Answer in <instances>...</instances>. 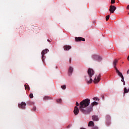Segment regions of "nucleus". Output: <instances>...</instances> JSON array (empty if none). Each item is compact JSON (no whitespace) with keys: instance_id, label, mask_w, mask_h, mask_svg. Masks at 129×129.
<instances>
[{"instance_id":"1","label":"nucleus","mask_w":129,"mask_h":129,"mask_svg":"<svg viewBox=\"0 0 129 129\" xmlns=\"http://www.w3.org/2000/svg\"><path fill=\"white\" fill-rule=\"evenodd\" d=\"M88 76L86 77V80L88 84H90V83H92V81H93L92 78L94 74H95V72L92 69L89 68L88 71Z\"/></svg>"},{"instance_id":"2","label":"nucleus","mask_w":129,"mask_h":129,"mask_svg":"<svg viewBox=\"0 0 129 129\" xmlns=\"http://www.w3.org/2000/svg\"><path fill=\"white\" fill-rule=\"evenodd\" d=\"M90 104V99L87 98L80 103V109L83 112L84 108H86Z\"/></svg>"},{"instance_id":"3","label":"nucleus","mask_w":129,"mask_h":129,"mask_svg":"<svg viewBox=\"0 0 129 129\" xmlns=\"http://www.w3.org/2000/svg\"><path fill=\"white\" fill-rule=\"evenodd\" d=\"M93 110V107H92L91 105H90V106L89 107H88L86 110L84 109L82 112H83L84 114H88L90 113V112H91V111H92Z\"/></svg>"},{"instance_id":"4","label":"nucleus","mask_w":129,"mask_h":129,"mask_svg":"<svg viewBox=\"0 0 129 129\" xmlns=\"http://www.w3.org/2000/svg\"><path fill=\"white\" fill-rule=\"evenodd\" d=\"M114 68L115 69L116 71V73L118 74V76H120V77L121 78V81L122 82H123V76L122 75V73H121L118 70H117V68H116V67L115 66H114Z\"/></svg>"},{"instance_id":"5","label":"nucleus","mask_w":129,"mask_h":129,"mask_svg":"<svg viewBox=\"0 0 129 129\" xmlns=\"http://www.w3.org/2000/svg\"><path fill=\"white\" fill-rule=\"evenodd\" d=\"M92 58L94 60L98 61V62H100V61L102 60V57H101V56L96 54L92 55Z\"/></svg>"},{"instance_id":"6","label":"nucleus","mask_w":129,"mask_h":129,"mask_svg":"<svg viewBox=\"0 0 129 129\" xmlns=\"http://www.w3.org/2000/svg\"><path fill=\"white\" fill-rule=\"evenodd\" d=\"M49 52V49H45L41 52V55H42V59L43 62H44V60H45V58H46V56H45V54H47Z\"/></svg>"},{"instance_id":"7","label":"nucleus","mask_w":129,"mask_h":129,"mask_svg":"<svg viewBox=\"0 0 129 129\" xmlns=\"http://www.w3.org/2000/svg\"><path fill=\"white\" fill-rule=\"evenodd\" d=\"M101 77V76L100 74H99L98 76H96L95 77V78L93 81L94 83H95V84H96V83H98V82H99V81H100V77Z\"/></svg>"},{"instance_id":"8","label":"nucleus","mask_w":129,"mask_h":129,"mask_svg":"<svg viewBox=\"0 0 129 129\" xmlns=\"http://www.w3.org/2000/svg\"><path fill=\"white\" fill-rule=\"evenodd\" d=\"M26 105L27 104L24 102H22L21 104L18 105L19 108H21L22 109H25L26 108Z\"/></svg>"},{"instance_id":"9","label":"nucleus","mask_w":129,"mask_h":129,"mask_svg":"<svg viewBox=\"0 0 129 129\" xmlns=\"http://www.w3.org/2000/svg\"><path fill=\"white\" fill-rule=\"evenodd\" d=\"M116 10V7H115L114 6H110V8L109 9V12L111 13V14H113L114 13V11Z\"/></svg>"},{"instance_id":"10","label":"nucleus","mask_w":129,"mask_h":129,"mask_svg":"<svg viewBox=\"0 0 129 129\" xmlns=\"http://www.w3.org/2000/svg\"><path fill=\"white\" fill-rule=\"evenodd\" d=\"M74 113L75 114V115H77L78 113H79V108L77 107V106L75 107V109L74 110Z\"/></svg>"},{"instance_id":"11","label":"nucleus","mask_w":129,"mask_h":129,"mask_svg":"<svg viewBox=\"0 0 129 129\" xmlns=\"http://www.w3.org/2000/svg\"><path fill=\"white\" fill-rule=\"evenodd\" d=\"M75 39L77 42H80V41H83L84 42H85V39L83 37H76Z\"/></svg>"},{"instance_id":"12","label":"nucleus","mask_w":129,"mask_h":129,"mask_svg":"<svg viewBox=\"0 0 129 129\" xmlns=\"http://www.w3.org/2000/svg\"><path fill=\"white\" fill-rule=\"evenodd\" d=\"M72 72H73V68L70 67L68 71L69 76H71V75H72Z\"/></svg>"},{"instance_id":"13","label":"nucleus","mask_w":129,"mask_h":129,"mask_svg":"<svg viewBox=\"0 0 129 129\" xmlns=\"http://www.w3.org/2000/svg\"><path fill=\"white\" fill-rule=\"evenodd\" d=\"M92 119L93 120H94V121H98V120H99V119L98 118V116L94 115L92 116Z\"/></svg>"},{"instance_id":"14","label":"nucleus","mask_w":129,"mask_h":129,"mask_svg":"<svg viewBox=\"0 0 129 129\" xmlns=\"http://www.w3.org/2000/svg\"><path fill=\"white\" fill-rule=\"evenodd\" d=\"M63 49L65 51H68L71 49V46L70 45H65L63 46Z\"/></svg>"},{"instance_id":"15","label":"nucleus","mask_w":129,"mask_h":129,"mask_svg":"<svg viewBox=\"0 0 129 129\" xmlns=\"http://www.w3.org/2000/svg\"><path fill=\"white\" fill-rule=\"evenodd\" d=\"M88 126H94V122L92 121H90L89 122Z\"/></svg>"},{"instance_id":"16","label":"nucleus","mask_w":129,"mask_h":129,"mask_svg":"<svg viewBox=\"0 0 129 129\" xmlns=\"http://www.w3.org/2000/svg\"><path fill=\"white\" fill-rule=\"evenodd\" d=\"M97 104H98V103H97V102H93V103H92L90 105H91L92 107H93V106H94V105H97Z\"/></svg>"},{"instance_id":"17","label":"nucleus","mask_w":129,"mask_h":129,"mask_svg":"<svg viewBox=\"0 0 129 129\" xmlns=\"http://www.w3.org/2000/svg\"><path fill=\"white\" fill-rule=\"evenodd\" d=\"M24 86H25V89H27L28 90H30V86H29V85H25Z\"/></svg>"},{"instance_id":"18","label":"nucleus","mask_w":129,"mask_h":129,"mask_svg":"<svg viewBox=\"0 0 129 129\" xmlns=\"http://www.w3.org/2000/svg\"><path fill=\"white\" fill-rule=\"evenodd\" d=\"M117 63V60L115 59L113 61V65H116Z\"/></svg>"},{"instance_id":"19","label":"nucleus","mask_w":129,"mask_h":129,"mask_svg":"<svg viewBox=\"0 0 129 129\" xmlns=\"http://www.w3.org/2000/svg\"><path fill=\"white\" fill-rule=\"evenodd\" d=\"M43 99H44V100H48V99H49V97H48V96H45V97H44Z\"/></svg>"},{"instance_id":"20","label":"nucleus","mask_w":129,"mask_h":129,"mask_svg":"<svg viewBox=\"0 0 129 129\" xmlns=\"http://www.w3.org/2000/svg\"><path fill=\"white\" fill-rule=\"evenodd\" d=\"M29 97H30V98H34V95H33V93H31L29 95Z\"/></svg>"},{"instance_id":"21","label":"nucleus","mask_w":129,"mask_h":129,"mask_svg":"<svg viewBox=\"0 0 129 129\" xmlns=\"http://www.w3.org/2000/svg\"><path fill=\"white\" fill-rule=\"evenodd\" d=\"M61 88H62V89H66V85H62L61 86Z\"/></svg>"},{"instance_id":"22","label":"nucleus","mask_w":129,"mask_h":129,"mask_svg":"<svg viewBox=\"0 0 129 129\" xmlns=\"http://www.w3.org/2000/svg\"><path fill=\"white\" fill-rule=\"evenodd\" d=\"M109 15L106 16V21H108V20H109Z\"/></svg>"},{"instance_id":"23","label":"nucleus","mask_w":129,"mask_h":129,"mask_svg":"<svg viewBox=\"0 0 129 129\" xmlns=\"http://www.w3.org/2000/svg\"><path fill=\"white\" fill-rule=\"evenodd\" d=\"M61 101H62V100L61 99L57 100V102H58V103H60Z\"/></svg>"},{"instance_id":"24","label":"nucleus","mask_w":129,"mask_h":129,"mask_svg":"<svg viewBox=\"0 0 129 129\" xmlns=\"http://www.w3.org/2000/svg\"><path fill=\"white\" fill-rule=\"evenodd\" d=\"M115 3V0H111V4L112 5L113 4H114Z\"/></svg>"},{"instance_id":"25","label":"nucleus","mask_w":129,"mask_h":129,"mask_svg":"<svg viewBox=\"0 0 129 129\" xmlns=\"http://www.w3.org/2000/svg\"><path fill=\"white\" fill-rule=\"evenodd\" d=\"M93 100H99L97 97H94L93 98Z\"/></svg>"},{"instance_id":"26","label":"nucleus","mask_w":129,"mask_h":129,"mask_svg":"<svg viewBox=\"0 0 129 129\" xmlns=\"http://www.w3.org/2000/svg\"><path fill=\"white\" fill-rule=\"evenodd\" d=\"M76 106H79V103H78V102H76Z\"/></svg>"},{"instance_id":"27","label":"nucleus","mask_w":129,"mask_h":129,"mask_svg":"<svg viewBox=\"0 0 129 129\" xmlns=\"http://www.w3.org/2000/svg\"><path fill=\"white\" fill-rule=\"evenodd\" d=\"M33 110H36V107H33Z\"/></svg>"},{"instance_id":"28","label":"nucleus","mask_w":129,"mask_h":129,"mask_svg":"<svg viewBox=\"0 0 129 129\" xmlns=\"http://www.w3.org/2000/svg\"><path fill=\"white\" fill-rule=\"evenodd\" d=\"M123 85H125V83L124 82V80H123Z\"/></svg>"},{"instance_id":"29","label":"nucleus","mask_w":129,"mask_h":129,"mask_svg":"<svg viewBox=\"0 0 129 129\" xmlns=\"http://www.w3.org/2000/svg\"><path fill=\"white\" fill-rule=\"evenodd\" d=\"M127 9L128 10H129V5H128V6H127Z\"/></svg>"},{"instance_id":"30","label":"nucleus","mask_w":129,"mask_h":129,"mask_svg":"<svg viewBox=\"0 0 129 129\" xmlns=\"http://www.w3.org/2000/svg\"><path fill=\"white\" fill-rule=\"evenodd\" d=\"M48 42H51L49 39L47 40Z\"/></svg>"},{"instance_id":"31","label":"nucleus","mask_w":129,"mask_h":129,"mask_svg":"<svg viewBox=\"0 0 129 129\" xmlns=\"http://www.w3.org/2000/svg\"><path fill=\"white\" fill-rule=\"evenodd\" d=\"M70 61H71V58L70 59Z\"/></svg>"}]
</instances>
